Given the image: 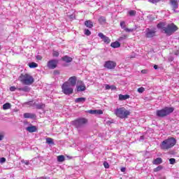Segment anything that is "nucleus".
Wrapping results in <instances>:
<instances>
[{
	"label": "nucleus",
	"instance_id": "obj_1",
	"mask_svg": "<svg viewBox=\"0 0 179 179\" xmlns=\"http://www.w3.org/2000/svg\"><path fill=\"white\" fill-rule=\"evenodd\" d=\"M157 29H161L166 36H171L173 33H176L178 30V27L175 25L174 23L169 24L166 27L165 22H159L157 25Z\"/></svg>",
	"mask_w": 179,
	"mask_h": 179
},
{
	"label": "nucleus",
	"instance_id": "obj_2",
	"mask_svg": "<svg viewBox=\"0 0 179 179\" xmlns=\"http://www.w3.org/2000/svg\"><path fill=\"white\" fill-rule=\"evenodd\" d=\"M177 143V140L174 137H169L164 140L159 145V148L162 150H170L171 148H174Z\"/></svg>",
	"mask_w": 179,
	"mask_h": 179
},
{
	"label": "nucleus",
	"instance_id": "obj_3",
	"mask_svg": "<svg viewBox=\"0 0 179 179\" xmlns=\"http://www.w3.org/2000/svg\"><path fill=\"white\" fill-rule=\"evenodd\" d=\"M18 80H20L22 85H25L26 86H31V85L34 83V78L29 73H22L19 76Z\"/></svg>",
	"mask_w": 179,
	"mask_h": 179
},
{
	"label": "nucleus",
	"instance_id": "obj_4",
	"mask_svg": "<svg viewBox=\"0 0 179 179\" xmlns=\"http://www.w3.org/2000/svg\"><path fill=\"white\" fill-rule=\"evenodd\" d=\"M115 115L117 116L118 118L124 120V118H128V115H131V112L124 107L117 108L115 110Z\"/></svg>",
	"mask_w": 179,
	"mask_h": 179
},
{
	"label": "nucleus",
	"instance_id": "obj_5",
	"mask_svg": "<svg viewBox=\"0 0 179 179\" xmlns=\"http://www.w3.org/2000/svg\"><path fill=\"white\" fill-rule=\"evenodd\" d=\"M174 111V108L171 107H165L161 110H158L156 111L157 117H159L160 118H164V117H167L169 114H171Z\"/></svg>",
	"mask_w": 179,
	"mask_h": 179
},
{
	"label": "nucleus",
	"instance_id": "obj_6",
	"mask_svg": "<svg viewBox=\"0 0 179 179\" xmlns=\"http://www.w3.org/2000/svg\"><path fill=\"white\" fill-rule=\"evenodd\" d=\"M62 90L64 94H72L73 93V88L71 87V85H69V83L68 81L65 82L62 85Z\"/></svg>",
	"mask_w": 179,
	"mask_h": 179
},
{
	"label": "nucleus",
	"instance_id": "obj_7",
	"mask_svg": "<svg viewBox=\"0 0 179 179\" xmlns=\"http://www.w3.org/2000/svg\"><path fill=\"white\" fill-rule=\"evenodd\" d=\"M85 124H87V119L85 117L76 119L73 122V124L76 128H80V127H82V125H85Z\"/></svg>",
	"mask_w": 179,
	"mask_h": 179
},
{
	"label": "nucleus",
	"instance_id": "obj_8",
	"mask_svg": "<svg viewBox=\"0 0 179 179\" xmlns=\"http://www.w3.org/2000/svg\"><path fill=\"white\" fill-rule=\"evenodd\" d=\"M104 68L106 69H115V66H117V62L111 60H108L105 62Z\"/></svg>",
	"mask_w": 179,
	"mask_h": 179
},
{
	"label": "nucleus",
	"instance_id": "obj_9",
	"mask_svg": "<svg viewBox=\"0 0 179 179\" xmlns=\"http://www.w3.org/2000/svg\"><path fill=\"white\" fill-rule=\"evenodd\" d=\"M145 37L147 38H153L156 36V29H150L149 28L145 29Z\"/></svg>",
	"mask_w": 179,
	"mask_h": 179
},
{
	"label": "nucleus",
	"instance_id": "obj_10",
	"mask_svg": "<svg viewBox=\"0 0 179 179\" xmlns=\"http://www.w3.org/2000/svg\"><path fill=\"white\" fill-rule=\"evenodd\" d=\"M58 65V60L52 59L48 62L47 66L49 69H55Z\"/></svg>",
	"mask_w": 179,
	"mask_h": 179
},
{
	"label": "nucleus",
	"instance_id": "obj_11",
	"mask_svg": "<svg viewBox=\"0 0 179 179\" xmlns=\"http://www.w3.org/2000/svg\"><path fill=\"white\" fill-rule=\"evenodd\" d=\"M99 37H100V38L103 39V41L106 43V44H110V43H111V39H110V38H108V36H106V35H104V34L100 32L98 34Z\"/></svg>",
	"mask_w": 179,
	"mask_h": 179
},
{
	"label": "nucleus",
	"instance_id": "obj_12",
	"mask_svg": "<svg viewBox=\"0 0 179 179\" xmlns=\"http://www.w3.org/2000/svg\"><path fill=\"white\" fill-rule=\"evenodd\" d=\"M78 80V78H76V76H71L69 78V82L68 83L72 86V87H75L76 86V81Z\"/></svg>",
	"mask_w": 179,
	"mask_h": 179
},
{
	"label": "nucleus",
	"instance_id": "obj_13",
	"mask_svg": "<svg viewBox=\"0 0 179 179\" xmlns=\"http://www.w3.org/2000/svg\"><path fill=\"white\" fill-rule=\"evenodd\" d=\"M169 2L173 8V10H176V9H178V0H170Z\"/></svg>",
	"mask_w": 179,
	"mask_h": 179
},
{
	"label": "nucleus",
	"instance_id": "obj_14",
	"mask_svg": "<svg viewBox=\"0 0 179 179\" xmlns=\"http://www.w3.org/2000/svg\"><path fill=\"white\" fill-rule=\"evenodd\" d=\"M90 114H93L95 115H101L103 114V110H90L88 111Z\"/></svg>",
	"mask_w": 179,
	"mask_h": 179
},
{
	"label": "nucleus",
	"instance_id": "obj_15",
	"mask_svg": "<svg viewBox=\"0 0 179 179\" xmlns=\"http://www.w3.org/2000/svg\"><path fill=\"white\" fill-rule=\"evenodd\" d=\"M24 118H31V120L36 118V114L34 113H24Z\"/></svg>",
	"mask_w": 179,
	"mask_h": 179
},
{
	"label": "nucleus",
	"instance_id": "obj_16",
	"mask_svg": "<svg viewBox=\"0 0 179 179\" xmlns=\"http://www.w3.org/2000/svg\"><path fill=\"white\" fill-rule=\"evenodd\" d=\"M62 61H64V62H66L68 64L69 62H72L73 59L72 57H69V56L66 55L62 57Z\"/></svg>",
	"mask_w": 179,
	"mask_h": 179
},
{
	"label": "nucleus",
	"instance_id": "obj_17",
	"mask_svg": "<svg viewBox=\"0 0 179 179\" xmlns=\"http://www.w3.org/2000/svg\"><path fill=\"white\" fill-rule=\"evenodd\" d=\"M162 163H163V159L160 157L154 159L152 162V164H155L156 166L162 164Z\"/></svg>",
	"mask_w": 179,
	"mask_h": 179
},
{
	"label": "nucleus",
	"instance_id": "obj_18",
	"mask_svg": "<svg viewBox=\"0 0 179 179\" xmlns=\"http://www.w3.org/2000/svg\"><path fill=\"white\" fill-rule=\"evenodd\" d=\"M110 47H112V48H120V47H121V43L118 41L113 42L110 44Z\"/></svg>",
	"mask_w": 179,
	"mask_h": 179
},
{
	"label": "nucleus",
	"instance_id": "obj_19",
	"mask_svg": "<svg viewBox=\"0 0 179 179\" xmlns=\"http://www.w3.org/2000/svg\"><path fill=\"white\" fill-rule=\"evenodd\" d=\"M85 26L89 29H92V27H93V22H92V20H86L85 22Z\"/></svg>",
	"mask_w": 179,
	"mask_h": 179
},
{
	"label": "nucleus",
	"instance_id": "obj_20",
	"mask_svg": "<svg viewBox=\"0 0 179 179\" xmlns=\"http://www.w3.org/2000/svg\"><path fill=\"white\" fill-rule=\"evenodd\" d=\"M128 99H129V94H125V95L119 94V100H120L121 101L124 100H128Z\"/></svg>",
	"mask_w": 179,
	"mask_h": 179
},
{
	"label": "nucleus",
	"instance_id": "obj_21",
	"mask_svg": "<svg viewBox=\"0 0 179 179\" xmlns=\"http://www.w3.org/2000/svg\"><path fill=\"white\" fill-rule=\"evenodd\" d=\"M27 131H28V132H36L37 131V127L36 126L28 127Z\"/></svg>",
	"mask_w": 179,
	"mask_h": 179
},
{
	"label": "nucleus",
	"instance_id": "obj_22",
	"mask_svg": "<svg viewBox=\"0 0 179 179\" xmlns=\"http://www.w3.org/2000/svg\"><path fill=\"white\" fill-rule=\"evenodd\" d=\"M86 86L85 85L77 86V92H85Z\"/></svg>",
	"mask_w": 179,
	"mask_h": 179
},
{
	"label": "nucleus",
	"instance_id": "obj_23",
	"mask_svg": "<svg viewBox=\"0 0 179 179\" xmlns=\"http://www.w3.org/2000/svg\"><path fill=\"white\" fill-rule=\"evenodd\" d=\"M86 101V98L85 97H80V98H77L75 99V103H83Z\"/></svg>",
	"mask_w": 179,
	"mask_h": 179
},
{
	"label": "nucleus",
	"instance_id": "obj_24",
	"mask_svg": "<svg viewBox=\"0 0 179 179\" xmlns=\"http://www.w3.org/2000/svg\"><path fill=\"white\" fill-rule=\"evenodd\" d=\"M12 107V105L9 103H6L3 105V110H9Z\"/></svg>",
	"mask_w": 179,
	"mask_h": 179
},
{
	"label": "nucleus",
	"instance_id": "obj_25",
	"mask_svg": "<svg viewBox=\"0 0 179 179\" xmlns=\"http://www.w3.org/2000/svg\"><path fill=\"white\" fill-rule=\"evenodd\" d=\"M37 110H43V108H45V104L44 103H38L36 105Z\"/></svg>",
	"mask_w": 179,
	"mask_h": 179
},
{
	"label": "nucleus",
	"instance_id": "obj_26",
	"mask_svg": "<svg viewBox=\"0 0 179 179\" xmlns=\"http://www.w3.org/2000/svg\"><path fill=\"white\" fill-rule=\"evenodd\" d=\"M98 21L99 22L100 24H104V23L106 22V17H100Z\"/></svg>",
	"mask_w": 179,
	"mask_h": 179
},
{
	"label": "nucleus",
	"instance_id": "obj_27",
	"mask_svg": "<svg viewBox=\"0 0 179 179\" xmlns=\"http://www.w3.org/2000/svg\"><path fill=\"white\" fill-rule=\"evenodd\" d=\"M30 87L25 86L23 88H18L20 92H29L30 90Z\"/></svg>",
	"mask_w": 179,
	"mask_h": 179
},
{
	"label": "nucleus",
	"instance_id": "obj_28",
	"mask_svg": "<svg viewBox=\"0 0 179 179\" xmlns=\"http://www.w3.org/2000/svg\"><path fill=\"white\" fill-rule=\"evenodd\" d=\"M46 143L48 145H54V140L52 138H47Z\"/></svg>",
	"mask_w": 179,
	"mask_h": 179
},
{
	"label": "nucleus",
	"instance_id": "obj_29",
	"mask_svg": "<svg viewBox=\"0 0 179 179\" xmlns=\"http://www.w3.org/2000/svg\"><path fill=\"white\" fill-rule=\"evenodd\" d=\"M57 162H65V157L64 155H59L57 157Z\"/></svg>",
	"mask_w": 179,
	"mask_h": 179
},
{
	"label": "nucleus",
	"instance_id": "obj_30",
	"mask_svg": "<svg viewBox=\"0 0 179 179\" xmlns=\"http://www.w3.org/2000/svg\"><path fill=\"white\" fill-rule=\"evenodd\" d=\"M127 38H128V35L123 34L119 37L118 41H123V40H127Z\"/></svg>",
	"mask_w": 179,
	"mask_h": 179
},
{
	"label": "nucleus",
	"instance_id": "obj_31",
	"mask_svg": "<svg viewBox=\"0 0 179 179\" xmlns=\"http://www.w3.org/2000/svg\"><path fill=\"white\" fill-rule=\"evenodd\" d=\"M29 68H37V66H38V64H37V63L36 62H31L29 64Z\"/></svg>",
	"mask_w": 179,
	"mask_h": 179
},
{
	"label": "nucleus",
	"instance_id": "obj_32",
	"mask_svg": "<svg viewBox=\"0 0 179 179\" xmlns=\"http://www.w3.org/2000/svg\"><path fill=\"white\" fill-rule=\"evenodd\" d=\"M129 16H135V15H136V11L131 10L130 11H129Z\"/></svg>",
	"mask_w": 179,
	"mask_h": 179
},
{
	"label": "nucleus",
	"instance_id": "obj_33",
	"mask_svg": "<svg viewBox=\"0 0 179 179\" xmlns=\"http://www.w3.org/2000/svg\"><path fill=\"white\" fill-rule=\"evenodd\" d=\"M120 27L124 29V30L126 29L125 21L120 22Z\"/></svg>",
	"mask_w": 179,
	"mask_h": 179
},
{
	"label": "nucleus",
	"instance_id": "obj_34",
	"mask_svg": "<svg viewBox=\"0 0 179 179\" xmlns=\"http://www.w3.org/2000/svg\"><path fill=\"white\" fill-rule=\"evenodd\" d=\"M84 34H85V36H90V34H92V32L89 29H85Z\"/></svg>",
	"mask_w": 179,
	"mask_h": 179
},
{
	"label": "nucleus",
	"instance_id": "obj_35",
	"mask_svg": "<svg viewBox=\"0 0 179 179\" xmlns=\"http://www.w3.org/2000/svg\"><path fill=\"white\" fill-rule=\"evenodd\" d=\"M137 92H138V93H143V92H145V88L143 87L138 88Z\"/></svg>",
	"mask_w": 179,
	"mask_h": 179
},
{
	"label": "nucleus",
	"instance_id": "obj_36",
	"mask_svg": "<svg viewBox=\"0 0 179 179\" xmlns=\"http://www.w3.org/2000/svg\"><path fill=\"white\" fill-rule=\"evenodd\" d=\"M124 31L127 33H132V31H134V29L124 28Z\"/></svg>",
	"mask_w": 179,
	"mask_h": 179
},
{
	"label": "nucleus",
	"instance_id": "obj_37",
	"mask_svg": "<svg viewBox=\"0 0 179 179\" xmlns=\"http://www.w3.org/2000/svg\"><path fill=\"white\" fill-rule=\"evenodd\" d=\"M103 166L105 167V169H110V164H108V162H103Z\"/></svg>",
	"mask_w": 179,
	"mask_h": 179
},
{
	"label": "nucleus",
	"instance_id": "obj_38",
	"mask_svg": "<svg viewBox=\"0 0 179 179\" xmlns=\"http://www.w3.org/2000/svg\"><path fill=\"white\" fill-rule=\"evenodd\" d=\"M161 0H148L149 2H150V3H157L159 2H160Z\"/></svg>",
	"mask_w": 179,
	"mask_h": 179
},
{
	"label": "nucleus",
	"instance_id": "obj_39",
	"mask_svg": "<svg viewBox=\"0 0 179 179\" xmlns=\"http://www.w3.org/2000/svg\"><path fill=\"white\" fill-rule=\"evenodd\" d=\"M52 55H53V57H59V52H58V51L54 50Z\"/></svg>",
	"mask_w": 179,
	"mask_h": 179
},
{
	"label": "nucleus",
	"instance_id": "obj_40",
	"mask_svg": "<svg viewBox=\"0 0 179 179\" xmlns=\"http://www.w3.org/2000/svg\"><path fill=\"white\" fill-rule=\"evenodd\" d=\"M15 90H19V88H16L15 86L10 87V92H15Z\"/></svg>",
	"mask_w": 179,
	"mask_h": 179
},
{
	"label": "nucleus",
	"instance_id": "obj_41",
	"mask_svg": "<svg viewBox=\"0 0 179 179\" xmlns=\"http://www.w3.org/2000/svg\"><path fill=\"white\" fill-rule=\"evenodd\" d=\"M169 162H170V164H176V159L174 158H171L169 159Z\"/></svg>",
	"mask_w": 179,
	"mask_h": 179
},
{
	"label": "nucleus",
	"instance_id": "obj_42",
	"mask_svg": "<svg viewBox=\"0 0 179 179\" xmlns=\"http://www.w3.org/2000/svg\"><path fill=\"white\" fill-rule=\"evenodd\" d=\"M162 169H163V167H162V166H157V168H155V169H154V171H155V173H157V171H160V170H162Z\"/></svg>",
	"mask_w": 179,
	"mask_h": 179
},
{
	"label": "nucleus",
	"instance_id": "obj_43",
	"mask_svg": "<svg viewBox=\"0 0 179 179\" xmlns=\"http://www.w3.org/2000/svg\"><path fill=\"white\" fill-rule=\"evenodd\" d=\"M5 162H6V159L5 157H1L0 159V163L3 164L5 163Z\"/></svg>",
	"mask_w": 179,
	"mask_h": 179
},
{
	"label": "nucleus",
	"instance_id": "obj_44",
	"mask_svg": "<svg viewBox=\"0 0 179 179\" xmlns=\"http://www.w3.org/2000/svg\"><path fill=\"white\" fill-rule=\"evenodd\" d=\"M105 88H106V90H110V89L111 88V85H109L106 84L105 85Z\"/></svg>",
	"mask_w": 179,
	"mask_h": 179
},
{
	"label": "nucleus",
	"instance_id": "obj_45",
	"mask_svg": "<svg viewBox=\"0 0 179 179\" xmlns=\"http://www.w3.org/2000/svg\"><path fill=\"white\" fill-rule=\"evenodd\" d=\"M110 90H117V87H115V85H110Z\"/></svg>",
	"mask_w": 179,
	"mask_h": 179
},
{
	"label": "nucleus",
	"instance_id": "obj_46",
	"mask_svg": "<svg viewBox=\"0 0 179 179\" xmlns=\"http://www.w3.org/2000/svg\"><path fill=\"white\" fill-rule=\"evenodd\" d=\"M141 73H143V74L148 73V70H146V69L142 70Z\"/></svg>",
	"mask_w": 179,
	"mask_h": 179
},
{
	"label": "nucleus",
	"instance_id": "obj_47",
	"mask_svg": "<svg viewBox=\"0 0 179 179\" xmlns=\"http://www.w3.org/2000/svg\"><path fill=\"white\" fill-rule=\"evenodd\" d=\"M127 170V169H125L124 167L121 168L120 171H122V173H125V171Z\"/></svg>",
	"mask_w": 179,
	"mask_h": 179
},
{
	"label": "nucleus",
	"instance_id": "obj_48",
	"mask_svg": "<svg viewBox=\"0 0 179 179\" xmlns=\"http://www.w3.org/2000/svg\"><path fill=\"white\" fill-rule=\"evenodd\" d=\"M36 59H38V61H41V59H43V58L41 57V56H37Z\"/></svg>",
	"mask_w": 179,
	"mask_h": 179
},
{
	"label": "nucleus",
	"instance_id": "obj_49",
	"mask_svg": "<svg viewBox=\"0 0 179 179\" xmlns=\"http://www.w3.org/2000/svg\"><path fill=\"white\" fill-rule=\"evenodd\" d=\"M54 73H55V75H59V71L55 70V71H54Z\"/></svg>",
	"mask_w": 179,
	"mask_h": 179
},
{
	"label": "nucleus",
	"instance_id": "obj_50",
	"mask_svg": "<svg viewBox=\"0 0 179 179\" xmlns=\"http://www.w3.org/2000/svg\"><path fill=\"white\" fill-rule=\"evenodd\" d=\"M3 139V136L2 134L0 133V141H2Z\"/></svg>",
	"mask_w": 179,
	"mask_h": 179
},
{
	"label": "nucleus",
	"instance_id": "obj_51",
	"mask_svg": "<svg viewBox=\"0 0 179 179\" xmlns=\"http://www.w3.org/2000/svg\"><path fill=\"white\" fill-rule=\"evenodd\" d=\"M39 179H50V177H41Z\"/></svg>",
	"mask_w": 179,
	"mask_h": 179
},
{
	"label": "nucleus",
	"instance_id": "obj_52",
	"mask_svg": "<svg viewBox=\"0 0 179 179\" xmlns=\"http://www.w3.org/2000/svg\"><path fill=\"white\" fill-rule=\"evenodd\" d=\"M157 68H158V66H157V65H154V69H157Z\"/></svg>",
	"mask_w": 179,
	"mask_h": 179
},
{
	"label": "nucleus",
	"instance_id": "obj_53",
	"mask_svg": "<svg viewBox=\"0 0 179 179\" xmlns=\"http://www.w3.org/2000/svg\"><path fill=\"white\" fill-rule=\"evenodd\" d=\"M78 83H82V81H78Z\"/></svg>",
	"mask_w": 179,
	"mask_h": 179
},
{
	"label": "nucleus",
	"instance_id": "obj_54",
	"mask_svg": "<svg viewBox=\"0 0 179 179\" xmlns=\"http://www.w3.org/2000/svg\"><path fill=\"white\" fill-rule=\"evenodd\" d=\"M178 40L179 41V37H178Z\"/></svg>",
	"mask_w": 179,
	"mask_h": 179
},
{
	"label": "nucleus",
	"instance_id": "obj_55",
	"mask_svg": "<svg viewBox=\"0 0 179 179\" xmlns=\"http://www.w3.org/2000/svg\"><path fill=\"white\" fill-rule=\"evenodd\" d=\"M1 45H0V50H1Z\"/></svg>",
	"mask_w": 179,
	"mask_h": 179
}]
</instances>
